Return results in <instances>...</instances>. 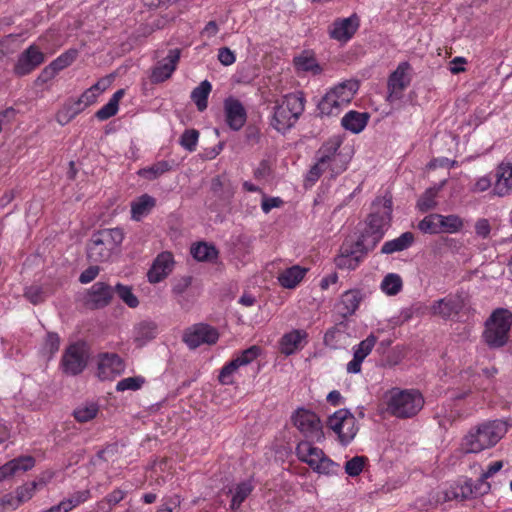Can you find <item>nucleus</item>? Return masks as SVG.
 I'll use <instances>...</instances> for the list:
<instances>
[{"instance_id": "f257e3e1", "label": "nucleus", "mask_w": 512, "mask_h": 512, "mask_svg": "<svg viewBox=\"0 0 512 512\" xmlns=\"http://www.w3.org/2000/svg\"><path fill=\"white\" fill-rule=\"evenodd\" d=\"M304 109L303 93H289L275 101L270 125L279 133L284 134L296 124Z\"/></svg>"}, {"instance_id": "f03ea898", "label": "nucleus", "mask_w": 512, "mask_h": 512, "mask_svg": "<svg viewBox=\"0 0 512 512\" xmlns=\"http://www.w3.org/2000/svg\"><path fill=\"white\" fill-rule=\"evenodd\" d=\"M387 412L399 419L412 418L424 406V398L417 389L394 387L385 394Z\"/></svg>"}, {"instance_id": "7ed1b4c3", "label": "nucleus", "mask_w": 512, "mask_h": 512, "mask_svg": "<svg viewBox=\"0 0 512 512\" xmlns=\"http://www.w3.org/2000/svg\"><path fill=\"white\" fill-rule=\"evenodd\" d=\"M392 205L391 197L386 196L373 202L372 212L367 218V226L360 235L370 248H375L383 238L391 221Z\"/></svg>"}, {"instance_id": "20e7f679", "label": "nucleus", "mask_w": 512, "mask_h": 512, "mask_svg": "<svg viewBox=\"0 0 512 512\" xmlns=\"http://www.w3.org/2000/svg\"><path fill=\"white\" fill-rule=\"evenodd\" d=\"M124 239L120 228L102 229L93 233L87 244V258L93 263H103L111 259Z\"/></svg>"}, {"instance_id": "39448f33", "label": "nucleus", "mask_w": 512, "mask_h": 512, "mask_svg": "<svg viewBox=\"0 0 512 512\" xmlns=\"http://www.w3.org/2000/svg\"><path fill=\"white\" fill-rule=\"evenodd\" d=\"M506 428L500 421H490L471 429L462 440L465 453H478L494 446L504 435Z\"/></svg>"}, {"instance_id": "423d86ee", "label": "nucleus", "mask_w": 512, "mask_h": 512, "mask_svg": "<svg viewBox=\"0 0 512 512\" xmlns=\"http://www.w3.org/2000/svg\"><path fill=\"white\" fill-rule=\"evenodd\" d=\"M359 89L357 80H346L331 88L318 103L321 115L337 116L347 107Z\"/></svg>"}, {"instance_id": "0eeeda50", "label": "nucleus", "mask_w": 512, "mask_h": 512, "mask_svg": "<svg viewBox=\"0 0 512 512\" xmlns=\"http://www.w3.org/2000/svg\"><path fill=\"white\" fill-rule=\"evenodd\" d=\"M512 326V312L505 308H498L490 315L485 323L483 339L491 348L504 346L509 337Z\"/></svg>"}, {"instance_id": "6e6552de", "label": "nucleus", "mask_w": 512, "mask_h": 512, "mask_svg": "<svg viewBox=\"0 0 512 512\" xmlns=\"http://www.w3.org/2000/svg\"><path fill=\"white\" fill-rule=\"evenodd\" d=\"M373 249L360 237L356 241L347 239L340 246L339 254L334 259L335 265L338 269L355 270Z\"/></svg>"}, {"instance_id": "1a4fd4ad", "label": "nucleus", "mask_w": 512, "mask_h": 512, "mask_svg": "<svg viewBox=\"0 0 512 512\" xmlns=\"http://www.w3.org/2000/svg\"><path fill=\"white\" fill-rule=\"evenodd\" d=\"M291 422L303 435L304 441L321 442L324 440L323 425L315 412L299 407L292 413Z\"/></svg>"}, {"instance_id": "9d476101", "label": "nucleus", "mask_w": 512, "mask_h": 512, "mask_svg": "<svg viewBox=\"0 0 512 512\" xmlns=\"http://www.w3.org/2000/svg\"><path fill=\"white\" fill-rule=\"evenodd\" d=\"M314 441H300L295 449V453L301 462L309 465L314 471L322 474H330L337 466L328 458L322 449L313 446Z\"/></svg>"}, {"instance_id": "9b49d317", "label": "nucleus", "mask_w": 512, "mask_h": 512, "mask_svg": "<svg viewBox=\"0 0 512 512\" xmlns=\"http://www.w3.org/2000/svg\"><path fill=\"white\" fill-rule=\"evenodd\" d=\"M341 141L332 138L326 141L317 151L316 157L320 163L331 172V176L335 177L343 173L347 169L348 160L339 151Z\"/></svg>"}, {"instance_id": "f8f14e48", "label": "nucleus", "mask_w": 512, "mask_h": 512, "mask_svg": "<svg viewBox=\"0 0 512 512\" xmlns=\"http://www.w3.org/2000/svg\"><path fill=\"white\" fill-rule=\"evenodd\" d=\"M468 304V297L463 292L449 294L444 298L434 301L430 306L433 316L444 320L454 319Z\"/></svg>"}, {"instance_id": "ddd939ff", "label": "nucleus", "mask_w": 512, "mask_h": 512, "mask_svg": "<svg viewBox=\"0 0 512 512\" xmlns=\"http://www.w3.org/2000/svg\"><path fill=\"white\" fill-rule=\"evenodd\" d=\"M218 339V330L206 323L194 324L188 327L183 334V342L190 349H196L201 345H214Z\"/></svg>"}, {"instance_id": "4468645a", "label": "nucleus", "mask_w": 512, "mask_h": 512, "mask_svg": "<svg viewBox=\"0 0 512 512\" xmlns=\"http://www.w3.org/2000/svg\"><path fill=\"white\" fill-rule=\"evenodd\" d=\"M261 353V348L253 345L239 355H237L230 362L225 364L218 375V380L222 385H232L234 383L233 375L241 366H246L253 362Z\"/></svg>"}, {"instance_id": "2eb2a0df", "label": "nucleus", "mask_w": 512, "mask_h": 512, "mask_svg": "<svg viewBox=\"0 0 512 512\" xmlns=\"http://www.w3.org/2000/svg\"><path fill=\"white\" fill-rule=\"evenodd\" d=\"M87 361L88 354L84 345L74 343L65 350L61 359V367L65 374L76 376L86 368Z\"/></svg>"}, {"instance_id": "dca6fc26", "label": "nucleus", "mask_w": 512, "mask_h": 512, "mask_svg": "<svg viewBox=\"0 0 512 512\" xmlns=\"http://www.w3.org/2000/svg\"><path fill=\"white\" fill-rule=\"evenodd\" d=\"M411 66L408 62H401L397 68L390 74L387 82L389 102L400 100L403 93L411 83Z\"/></svg>"}, {"instance_id": "f3484780", "label": "nucleus", "mask_w": 512, "mask_h": 512, "mask_svg": "<svg viewBox=\"0 0 512 512\" xmlns=\"http://www.w3.org/2000/svg\"><path fill=\"white\" fill-rule=\"evenodd\" d=\"M45 62V55L37 45H30L19 56L13 67V73L18 77L32 73Z\"/></svg>"}, {"instance_id": "a211bd4d", "label": "nucleus", "mask_w": 512, "mask_h": 512, "mask_svg": "<svg viewBox=\"0 0 512 512\" xmlns=\"http://www.w3.org/2000/svg\"><path fill=\"white\" fill-rule=\"evenodd\" d=\"M359 26L360 18L354 13L350 17L335 20L329 30V36L337 41L347 42L354 36Z\"/></svg>"}, {"instance_id": "6ab92c4d", "label": "nucleus", "mask_w": 512, "mask_h": 512, "mask_svg": "<svg viewBox=\"0 0 512 512\" xmlns=\"http://www.w3.org/2000/svg\"><path fill=\"white\" fill-rule=\"evenodd\" d=\"M224 114L227 125L234 131L240 130L246 123V109L237 98L230 96L224 100Z\"/></svg>"}, {"instance_id": "aec40b11", "label": "nucleus", "mask_w": 512, "mask_h": 512, "mask_svg": "<svg viewBox=\"0 0 512 512\" xmlns=\"http://www.w3.org/2000/svg\"><path fill=\"white\" fill-rule=\"evenodd\" d=\"M125 364L119 355L115 353H103L99 355L98 377L101 380H111L123 373Z\"/></svg>"}, {"instance_id": "412c9836", "label": "nucleus", "mask_w": 512, "mask_h": 512, "mask_svg": "<svg viewBox=\"0 0 512 512\" xmlns=\"http://www.w3.org/2000/svg\"><path fill=\"white\" fill-rule=\"evenodd\" d=\"M180 59V50L172 49L168 55L154 67L150 80L152 83H161L171 77Z\"/></svg>"}, {"instance_id": "4be33fe9", "label": "nucleus", "mask_w": 512, "mask_h": 512, "mask_svg": "<svg viewBox=\"0 0 512 512\" xmlns=\"http://www.w3.org/2000/svg\"><path fill=\"white\" fill-rule=\"evenodd\" d=\"M173 267L174 258L172 253L167 251L160 253L147 273L148 281L159 283L172 272Z\"/></svg>"}, {"instance_id": "5701e85b", "label": "nucleus", "mask_w": 512, "mask_h": 512, "mask_svg": "<svg viewBox=\"0 0 512 512\" xmlns=\"http://www.w3.org/2000/svg\"><path fill=\"white\" fill-rule=\"evenodd\" d=\"M308 333L302 329H293L285 333L279 341V350L285 356H290L304 348L307 344Z\"/></svg>"}, {"instance_id": "b1692460", "label": "nucleus", "mask_w": 512, "mask_h": 512, "mask_svg": "<svg viewBox=\"0 0 512 512\" xmlns=\"http://www.w3.org/2000/svg\"><path fill=\"white\" fill-rule=\"evenodd\" d=\"M114 290L105 282L94 283L88 291V305L93 309L108 306L112 300Z\"/></svg>"}, {"instance_id": "393cba45", "label": "nucleus", "mask_w": 512, "mask_h": 512, "mask_svg": "<svg viewBox=\"0 0 512 512\" xmlns=\"http://www.w3.org/2000/svg\"><path fill=\"white\" fill-rule=\"evenodd\" d=\"M377 342L376 336L370 334L366 339L362 340L354 347L353 359L347 364L348 373L357 374L361 372V364L364 359L371 353Z\"/></svg>"}, {"instance_id": "a878e982", "label": "nucleus", "mask_w": 512, "mask_h": 512, "mask_svg": "<svg viewBox=\"0 0 512 512\" xmlns=\"http://www.w3.org/2000/svg\"><path fill=\"white\" fill-rule=\"evenodd\" d=\"M363 300V293L359 289H351L345 291L338 303V310L342 317L347 318L352 316L358 309L361 301Z\"/></svg>"}, {"instance_id": "bb28decb", "label": "nucleus", "mask_w": 512, "mask_h": 512, "mask_svg": "<svg viewBox=\"0 0 512 512\" xmlns=\"http://www.w3.org/2000/svg\"><path fill=\"white\" fill-rule=\"evenodd\" d=\"M512 192V164L502 163L496 171L494 193L500 197Z\"/></svg>"}, {"instance_id": "cd10ccee", "label": "nucleus", "mask_w": 512, "mask_h": 512, "mask_svg": "<svg viewBox=\"0 0 512 512\" xmlns=\"http://www.w3.org/2000/svg\"><path fill=\"white\" fill-rule=\"evenodd\" d=\"M489 490L490 484L488 482H479L478 480L477 483L474 484L472 480H466L462 485L456 488L454 497L465 500L484 495L488 493Z\"/></svg>"}, {"instance_id": "c85d7f7f", "label": "nucleus", "mask_w": 512, "mask_h": 512, "mask_svg": "<svg viewBox=\"0 0 512 512\" xmlns=\"http://www.w3.org/2000/svg\"><path fill=\"white\" fill-rule=\"evenodd\" d=\"M369 117V114L366 112L351 110L342 117L341 125L345 130L357 134L364 130L368 123Z\"/></svg>"}, {"instance_id": "c756f323", "label": "nucleus", "mask_w": 512, "mask_h": 512, "mask_svg": "<svg viewBox=\"0 0 512 512\" xmlns=\"http://www.w3.org/2000/svg\"><path fill=\"white\" fill-rule=\"evenodd\" d=\"M414 234L404 232L399 237L386 241L381 247L382 254H392L408 249L414 243Z\"/></svg>"}, {"instance_id": "7c9ffc66", "label": "nucleus", "mask_w": 512, "mask_h": 512, "mask_svg": "<svg viewBox=\"0 0 512 512\" xmlns=\"http://www.w3.org/2000/svg\"><path fill=\"white\" fill-rule=\"evenodd\" d=\"M306 271V269L301 268L299 265H294L280 273L278 281L282 287L293 289L303 280Z\"/></svg>"}, {"instance_id": "2f4dec72", "label": "nucleus", "mask_w": 512, "mask_h": 512, "mask_svg": "<svg viewBox=\"0 0 512 512\" xmlns=\"http://www.w3.org/2000/svg\"><path fill=\"white\" fill-rule=\"evenodd\" d=\"M191 255L200 262H212L218 258V250L213 244L198 242L191 246Z\"/></svg>"}, {"instance_id": "473e14b6", "label": "nucleus", "mask_w": 512, "mask_h": 512, "mask_svg": "<svg viewBox=\"0 0 512 512\" xmlns=\"http://www.w3.org/2000/svg\"><path fill=\"white\" fill-rule=\"evenodd\" d=\"M172 169V163L167 160L158 161L151 166L141 168L137 175L149 181H153Z\"/></svg>"}, {"instance_id": "72a5a7b5", "label": "nucleus", "mask_w": 512, "mask_h": 512, "mask_svg": "<svg viewBox=\"0 0 512 512\" xmlns=\"http://www.w3.org/2000/svg\"><path fill=\"white\" fill-rule=\"evenodd\" d=\"M156 205L154 197L144 194L131 204V214L134 220L139 221L143 216L147 215Z\"/></svg>"}, {"instance_id": "f704fd0d", "label": "nucleus", "mask_w": 512, "mask_h": 512, "mask_svg": "<svg viewBox=\"0 0 512 512\" xmlns=\"http://www.w3.org/2000/svg\"><path fill=\"white\" fill-rule=\"evenodd\" d=\"M438 225H439V234L440 233H458L464 227L463 219L455 214H450L447 216L438 214Z\"/></svg>"}, {"instance_id": "c9c22d12", "label": "nucleus", "mask_w": 512, "mask_h": 512, "mask_svg": "<svg viewBox=\"0 0 512 512\" xmlns=\"http://www.w3.org/2000/svg\"><path fill=\"white\" fill-rule=\"evenodd\" d=\"M157 334V326L153 322H141L135 327L134 341L141 347L154 339Z\"/></svg>"}, {"instance_id": "e433bc0d", "label": "nucleus", "mask_w": 512, "mask_h": 512, "mask_svg": "<svg viewBox=\"0 0 512 512\" xmlns=\"http://www.w3.org/2000/svg\"><path fill=\"white\" fill-rule=\"evenodd\" d=\"M254 485L251 480H246L238 483L233 492V496L230 503V509L236 511L240 508L241 504L246 498L252 493Z\"/></svg>"}, {"instance_id": "4c0bfd02", "label": "nucleus", "mask_w": 512, "mask_h": 512, "mask_svg": "<svg viewBox=\"0 0 512 512\" xmlns=\"http://www.w3.org/2000/svg\"><path fill=\"white\" fill-rule=\"evenodd\" d=\"M90 496V491L88 489L76 491L61 500L57 506L61 509V512H70L80 504L86 502Z\"/></svg>"}, {"instance_id": "58836bf2", "label": "nucleus", "mask_w": 512, "mask_h": 512, "mask_svg": "<svg viewBox=\"0 0 512 512\" xmlns=\"http://www.w3.org/2000/svg\"><path fill=\"white\" fill-rule=\"evenodd\" d=\"M212 90V85L208 80L202 81L191 93V99L196 104L197 109L202 112L208 106V96Z\"/></svg>"}, {"instance_id": "ea45409f", "label": "nucleus", "mask_w": 512, "mask_h": 512, "mask_svg": "<svg viewBox=\"0 0 512 512\" xmlns=\"http://www.w3.org/2000/svg\"><path fill=\"white\" fill-rule=\"evenodd\" d=\"M294 65L297 70L304 72H311L318 75L322 72L321 66L318 64L316 58L308 53H302L294 58Z\"/></svg>"}, {"instance_id": "a19ab883", "label": "nucleus", "mask_w": 512, "mask_h": 512, "mask_svg": "<svg viewBox=\"0 0 512 512\" xmlns=\"http://www.w3.org/2000/svg\"><path fill=\"white\" fill-rule=\"evenodd\" d=\"M348 417L342 425V431L339 435V442L342 445H348L356 436L358 432V426L355 416L348 410Z\"/></svg>"}, {"instance_id": "79ce46f5", "label": "nucleus", "mask_w": 512, "mask_h": 512, "mask_svg": "<svg viewBox=\"0 0 512 512\" xmlns=\"http://www.w3.org/2000/svg\"><path fill=\"white\" fill-rule=\"evenodd\" d=\"M441 189V186L435 188L431 187L425 190V192L420 196L417 201V208L421 212H427L436 207L437 201L436 197Z\"/></svg>"}, {"instance_id": "37998d69", "label": "nucleus", "mask_w": 512, "mask_h": 512, "mask_svg": "<svg viewBox=\"0 0 512 512\" xmlns=\"http://www.w3.org/2000/svg\"><path fill=\"white\" fill-rule=\"evenodd\" d=\"M402 287V278L396 273L387 274L381 282L382 291L389 296L397 295L402 290Z\"/></svg>"}, {"instance_id": "c03bdc74", "label": "nucleus", "mask_w": 512, "mask_h": 512, "mask_svg": "<svg viewBox=\"0 0 512 512\" xmlns=\"http://www.w3.org/2000/svg\"><path fill=\"white\" fill-rule=\"evenodd\" d=\"M126 496V491L119 488L114 489L112 492L107 494L103 500L98 502L97 506L103 512H109L114 506L120 503Z\"/></svg>"}, {"instance_id": "a18cd8bd", "label": "nucleus", "mask_w": 512, "mask_h": 512, "mask_svg": "<svg viewBox=\"0 0 512 512\" xmlns=\"http://www.w3.org/2000/svg\"><path fill=\"white\" fill-rule=\"evenodd\" d=\"M98 410V406L95 403H89L76 408L73 415L78 422L85 423L94 419Z\"/></svg>"}, {"instance_id": "49530a36", "label": "nucleus", "mask_w": 512, "mask_h": 512, "mask_svg": "<svg viewBox=\"0 0 512 512\" xmlns=\"http://www.w3.org/2000/svg\"><path fill=\"white\" fill-rule=\"evenodd\" d=\"M114 291L128 307L136 308L139 305V300L132 292V288L130 286L118 283L115 286Z\"/></svg>"}, {"instance_id": "de8ad7c7", "label": "nucleus", "mask_w": 512, "mask_h": 512, "mask_svg": "<svg viewBox=\"0 0 512 512\" xmlns=\"http://www.w3.org/2000/svg\"><path fill=\"white\" fill-rule=\"evenodd\" d=\"M347 415L348 409H339L327 419V427L331 429L335 434H337L338 438L342 431V425L348 417Z\"/></svg>"}, {"instance_id": "09e8293b", "label": "nucleus", "mask_w": 512, "mask_h": 512, "mask_svg": "<svg viewBox=\"0 0 512 512\" xmlns=\"http://www.w3.org/2000/svg\"><path fill=\"white\" fill-rule=\"evenodd\" d=\"M78 51L76 49H69L54 59L50 64L57 72L70 66L77 58Z\"/></svg>"}, {"instance_id": "8fccbe9b", "label": "nucleus", "mask_w": 512, "mask_h": 512, "mask_svg": "<svg viewBox=\"0 0 512 512\" xmlns=\"http://www.w3.org/2000/svg\"><path fill=\"white\" fill-rule=\"evenodd\" d=\"M199 131L196 129H186L179 140L180 145L189 152H194L199 140Z\"/></svg>"}, {"instance_id": "3c124183", "label": "nucleus", "mask_w": 512, "mask_h": 512, "mask_svg": "<svg viewBox=\"0 0 512 512\" xmlns=\"http://www.w3.org/2000/svg\"><path fill=\"white\" fill-rule=\"evenodd\" d=\"M14 475L20 472H27L35 466V459L32 456H19L9 461Z\"/></svg>"}, {"instance_id": "603ef678", "label": "nucleus", "mask_w": 512, "mask_h": 512, "mask_svg": "<svg viewBox=\"0 0 512 512\" xmlns=\"http://www.w3.org/2000/svg\"><path fill=\"white\" fill-rule=\"evenodd\" d=\"M418 229L426 234H439L438 214L432 213L425 216L418 223Z\"/></svg>"}, {"instance_id": "864d4df0", "label": "nucleus", "mask_w": 512, "mask_h": 512, "mask_svg": "<svg viewBox=\"0 0 512 512\" xmlns=\"http://www.w3.org/2000/svg\"><path fill=\"white\" fill-rule=\"evenodd\" d=\"M37 488V481L28 482L19 486L15 491L18 502L24 503L29 501L34 496Z\"/></svg>"}, {"instance_id": "5fc2aeb1", "label": "nucleus", "mask_w": 512, "mask_h": 512, "mask_svg": "<svg viewBox=\"0 0 512 512\" xmlns=\"http://www.w3.org/2000/svg\"><path fill=\"white\" fill-rule=\"evenodd\" d=\"M144 383L145 379L142 376L127 377L117 383L116 390L119 392L126 390L136 391L139 390Z\"/></svg>"}, {"instance_id": "6e6d98bb", "label": "nucleus", "mask_w": 512, "mask_h": 512, "mask_svg": "<svg viewBox=\"0 0 512 512\" xmlns=\"http://www.w3.org/2000/svg\"><path fill=\"white\" fill-rule=\"evenodd\" d=\"M367 458L364 456H355L345 463V472L351 476L356 477L363 471Z\"/></svg>"}, {"instance_id": "4d7b16f0", "label": "nucleus", "mask_w": 512, "mask_h": 512, "mask_svg": "<svg viewBox=\"0 0 512 512\" xmlns=\"http://www.w3.org/2000/svg\"><path fill=\"white\" fill-rule=\"evenodd\" d=\"M17 35L9 34L0 39V60L16 52Z\"/></svg>"}, {"instance_id": "13d9d810", "label": "nucleus", "mask_w": 512, "mask_h": 512, "mask_svg": "<svg viewBox=\"0 0 512 512\" xmlns=\"http://www.w3.org/2000/svg\"><path fill=\"white\" fill-rule=\"evenodd\" d=\"M24 297L33 305L42 303L45 300V294L40 286L32 285L24 290Z\"/></svg>"}, {"instance_id": "bf43d9fd", "label": "nucleus", "mask_w": 512, "mask_h": 512, "mask_svg": "<svg viewBox=\"0 0 512 512\" xmlns=\"http://www.w3.org/2000/svg\"><path fill=\"white\" fill-rule=\"evenodd\" d=\"M118 109L119 107L117 105L113 104L111 101H108L107 104H105L95 113V117L100 121L107 120L116 115Z\"/></svg>"}, {"instance_id": "052dcab7", "label": "nucleus", "mask_w": 512, "mask_h": 512, "mask_svg": "<svg viewBox=\"0 0 512 512\" xmlns=\"http://www.w3.org/2000/svg\"><path fill=\"white\" fill-rule=\"evenodd\" d=\"M57 74L58 72L55 70V68L49 64L40 72L35 80V83L36 85H43L55 78Z\"/></svg>"}, {"instance_id": "680f3d73", "label": "nucleus", "mask_w": 512, "mask_h": 512, "mask_svg": "<svg viewBox=\"0 0 512 512\" xmlns=\"http://www.w3.org/2000/svg\"><path fill=\"white\" fill-rule=\"evenodd\" d=\"M325 171H327L326 167L317 159V162L308 171L306 180L315 183Z\"/></svg>"}, {"instance_id": "e2e57ef3", "label": "nucleus", "mask_w": 512, "mask_h": 512, "mask_svg": "<svg viewBox=\"0 0 512 512\" xmlns=\"http://www.w3.org/2000/svg\"><path fill=\"white\" fill-rule=\"evenodd\" d=\"M218 60L225 66L232 65L235 60V54L227 47H222L218 51Z\"/></svg>"}, {"instance_id": "0e129e2a", "label": "nucleus", "mask_w": 512, "mask_h": 512, "mask_svg": "<svg viewBox=\"0 0 512 512\" xmlns=\"http://www.w3.org/2000/svg\"><path fill=\"white\" fill-rule=\"evenodd\" d=\"M283 204L279 197H263L261 208L264 213H269L273 208H278Z\"/></svg>"}, {"instance_id": "69168bd1", "label": "nucleus", "mask_w": 512, "mask_h": 512, "mask_svg": "<svg viewBox=\"0 0 512 512\" xmlns=\"http://www.w3.org/2000/svg\"><path fill=\"white\" fill-rule=\"evenodd\" d=\"M192 283V278L189 277V276H186V277H182L181 279H179L174 285H173V288H172V293L175 295V296H180L182 295L188 288L189 286L191 285Z\"/></svg>"}, {"instance_id": "338daca9", "label": "nucleus", "mask_w": 512, "mask_h": 512, "mask_svg": "<svg viewBox=\"0 0 512 512\" xmlns=\"http://www.w3.org/2000/svg\"><path fill=\"white\" fill-rule=\"evenodd\" d=\"M98 93L95 92L91 87L84 91L82 95L77 99L79 103L84 105V108L88 107L89 105H92L96 102L98 98Z\"/></svg>"}, {"instance_id": "774afa93", "label": "nucleus", "mask_w": 512, "mask_h": 512, "mask_svg": "<svg viewBox=\"0 0 512 512\" xmlns=\"http://www.w3.org/2000/svg\"><path fill=\"white\" fill-rule=\"evenodd\" d=\"M491 226L487 219L481 218L475 224V232L481 238H487L490 234Z\"/></svg>"}]
</instances>
